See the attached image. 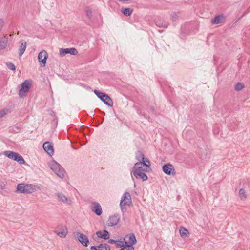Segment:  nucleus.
Wrapping results in <instances>:
<instances>
[{
    "mask_svg": "<svg viewBox=\"0 0 250 250\" xmlns=\"http://www.w3.org/2000/svg\"><path fill=\"white\" fill-rule=\"evenodd\" d=\"M148 171V170L144 167L140 163H136L132 167L131 172L132 180H134L133 176H132L133 175L136 179H142L143 181H146L148 177L145 172Z\"/></svg>",
    "mask_w": 250,
    "mask_h": 250,
    "instance_id": "nucleus-1",
    "label": "nucleus"
},
{
    "mask_svg": "<svg viewBox=\"0 0 250 250\" xmlns=\"http://www.w3.org/2000/svg\"><path fill=\"white\" fill-rule=\"evenodd\" d=\"M36 186L33 184L21 183L17 186L16 192L28 194L36 191Z\"/></svg>",
    "mask_w": 250,
    "mask_h": 250,
    "instance_id": "nucleus-2",
    "label": "nucleus"
},
{
    "mask_svg": "<svg viewBox=\"0 0 250 250\" xmlns=\"http://www.w3.org/2000/svg\"><path fill=\"white\" fill-rule=\"evenodd\" d=\"M48 166L59 177L63 178L64 177L65 170L58 163L52 160L48 163Z\"/></svg>",
    "mask_w": 250,
    "mask_h": 250,
    "instance_id": "nucleus-3",
    "label": "nucleus"
},
{
    "mask_svg": "<svg viewBox=\"0 0 250 250\" xmlns=\"http://www.w3.org/2000/svg\"><path fill=\"white\" fill-rule=\"evenodd\" d=\"M131 203L132 199L130 194L128 192H125L122 195L120 202L121 211L124 212L126 209L125 207L130 206Z\"/></svg>",
    "mask_w": 250,
    "mask_h": 250,
    "instance_id": "nucleus-4",
    "label": "nucleus"
},
{
    "mask_svg": "<svg viewBox=\"0 0 250 250\" xmlns=\"http://www.w3.org/2000/svg\"><path fill=\"white\" fill-rule=\"evenodd\" d=\"M94 92L105 105L109 107H112L113 106L112 100L107 94L101 92L97 89H95Z\"/></svg>",
    "mask_w": 250,
    "mask_h": 250,
    "instance_id": "nucleus-5",
    "label": "nucleus"
},
{
    "mask_svg": "<svg viewBox=\"0 0 250 250\" xmlns=\"http://www.w3.org/2000/svg\"><path fill=\"white\" fill-rule=\"evenodd\" d=\"M31 86V81L29 79L25 80L21 84L19 90V95L20 97H22L29 91Z\"/></svg>",
    "mask_w": 250,
    "mask_h": 250,
    "instance_id": "nucleus-6",
    "label": "nucleus"
},
{
    "mask_svg": "<svg viewBox=\"0 0 250 250\" xmlns=\"http://www.w3.org/2000/svg\"><path fill=\"white\" fill-rule=\"evenodd\" d=\"M55 195L57 197V200L59 202H62L67 205H70L71 204V199L70 197L65 196L62 192H57Z\"/></svg>",
    "mask_w": 250,
    "mask_h": 250,
    "instance_id": "nucleus-7",
    "label": "nucleus"
},
{
    "mask_svg": "<svg viewBox=\"0 0 250 250\" xmlns=\"http://www.w3.org/2000/svg\"><path fill=\"white\" fill-rule=\"evenodd\" d=\"M139 155V156H137V160L140 161L139 162L149 170L150 169V166L151 165L150 161L147 158L145 157L142 153L140 152Z\"/></svg>",
    "mask_w": 250,
    "mask_h": 250,
    "instance_id": "nucleus-8",
    "label": "nucleus"
},
{
    "mask_svg": "<svg viewBox=\"0 0 250 250\" xmlns=\"http://www.w3.org/2000/svg\"><path fill=\"white\" fill-rule=\"evenodd\" d=\"M163 172L168 175H174L175 174V169L173 166L170 164L167 163L162 167Z\"/></svg>",
    "mask_w": 250,
    "mask_h": 250,
    "instance_id": "nucleus-9",
    "label": "nucleus"
},
{
    "mask_svg": "<svg viewBox=\"0 0 250 250\" xmlns=\"http://www.w3.org/2000/svg\"><path fill=\"white\" fill-rule=\"evenodd\" d=\"M55 232L61 238H65L68 233L67 228L63 226H58Z\"/></svg>",
    "mask_w": 250,
    "mask_h": 250,
    "instance_id": "nucleus-10",
    "label": "nucleus"
},
{
    "mask_svg": "<svg viewBox=\"0 0 250 250\" xmlns=\"http://www.w3.org/2000/svg\"><path fill=\"white\" fill-rule=\"evenodd\" d=\"M48 57V54L45 50H42L38 55L39 62L41 63V66L42 67L45 66L46 62V60Z\"/></svg>",
    "mask_w": 250,
    "mask_h": 250,
    "instance_id": "nucleus-11",
    "label": "nucleus"
},
{
    "mask_svg": "<svg viewBox=\"0 0 250 250\" xmlns=\"http://www.w3.org/2000/svg\"><path fill=\"white\" fill-rule=\"evenodd\" d=\"M59 53L62 56H64L67 54L75 55L78 53V51L75 48H61L59 50Z\"/></svg>",
    "mask_w": 250,
    "mask_h": 250,
    "instance_id": "nucleus-12",
    "label": "nucleus"
},
{
    "mask_svg": "<svg viewBox=\"0 0 250 250\" xmlns=\"http://www.w3.org/2000/svg\"><path fill=\"white\" fill-rule=\"evenodd\" d=\"M120 219V216L119 214H114L109 217L107 221V225L112 227L116 225Z\"/></svg>",
    "mask_w": 250,
    "mask_h": 250,
    "instance_id": "nucleus-13",
    "label": "nucleus"
},
{
    "mask_svg": "<svg viewBox=\"0 0 250 250\" xmlns=\"http://www.w3.org/2000/svg\"><path fill=\"white\" fill-rule=\"evenodd\" d=\"M91 210L98 216L101 215L102 213L101 206L98 202H94L92 203Z\"/></svg>",
    "mask_w": 250,
    "mask_h": 250,
    "instance_id": "nucleus-14",
    "label": "nucleus"
},
{
    "mask_svg": "<svg viewBox=\"0 0 250 250\" xmlns=\"http://www.w3.org/2000/svg\"><path fill=\"white\" fill-rule=\"evenodd\" d=\"M124 238H125V240L128 245L133 246V245L136 243V237L133 233H130L126 235Z\"/></svg>",
    "mask_w": 250,
    "mask_h": 250,
    "instance_id": "nucleus-15",
    "label": "nucleus"
},
{
    "mask_svg": "<svg viewBox=\"0 0 250 250\" xmlns=\"http://www.w3.org/2000/svg\"><path fill=\"white\" fill-rule=\"evenodd\" d=\"M43 148L44 151H46L50 156L53 155V147L49 142H46L43 144Z\"/></svg>",
    "mask_w": 250,
    "mask_h": 250,
    "instance_id": "nucleus-16",
    "label": "nucleus"
},
{
    "mask_svg": "<svg viewBox=\"0 0 250 250\" xmlns=\"http://www.w3.org/2000/svg\"><path fill=\"white\" fill-rule=\"evenodd\" d=\"M91 250H110V246L106 243H101L98 246H92Z\"/></svg>",
    "mask_w": 250,
    "mask_h": 250,
    "instance_id": "nucleus-17",
    "label": "nucleus"
},
{
    "mask_svg": "<svg viewBox=\"0 0 250 250\" xmlns=\"http://www.w3.org/2000/svg\"><path fill=\"white\" fill-rule=\"evenodd\" d=\"M8 38L6 35L0 38V51L5 49L7 46Z\"/></svg>",
    "mask_w": 250,
    "mask_h": 250,
    "instance_id": "nucleus-18",
    "label": "nucleus"
},
{
    "mask_svg": "<svg viewBox=\"0 0 250 250\" xmlns=\"http://www.w3.org/2000/svg\"><path fill=\"white\" fill-rule=\"evenodd\" d=\"M79 241L84 246H87L89 243L88 237L84 234H80L78 238Z\"/></svg>",
    "mask_w": 250,
    "mask_h": 250,
    "instance_id": "nucleus-19",
    "label": "nucleus"
},
{
    "mask_svg": "<svg viewBox=\"0 0 250 250\" xmlns=\"http://www.w3.org/2000/svg\"><path fill=\"white\" fill-rule=\"evenodd\" d=\"M96 234L99 238L104 239H108L109 238V232L106 230H104L103 232L101 231H97Z\"/></svg>",
    "mask_w": 250,
    "mask_h": 250,
    "instance_id": "nucleus-20",
    "label": "nucleus"
},
{
    "mask_svg": "<svg viewBox=\"0 0 250 250\" xmlns=\"http://www.w3.org/2000/svg\"><path fill=\"white\" fill-rule=\"evenodd\" d=\"M12 160L17 161L20 164H23L25 162L23 157L16 152H15V154L13 155Z\"/></svg>",
    "mask_w": 250,
    "mask_h": 250,
    "instance_id": "nucleus-21",
    "label": "nucleus"
},
{
    "mask_svg": "<svg viewBox=\"0 0 250 250\" xmlns=\"http://www.w3.org/2000/svg\"><path fill=\"white\" fill-rule=\"evenodd\" d=\"M155 24L157 27L164 28H167L169 25L167 21H155Z\"/></svg>",
    "mask_w": 250,
    "mask_h": 250,
    "instance_id": "nucleus-22",
    "label": "nucleus"
},
{
    "mask_svg": "<svg viewBox=\"0 0 250 250\" xmlns=\"http://www.w3.org/2000/svg\"><path fill=\"white\" fill-rule=\"evenodd\" d=\"M26 48V42L25 41H22L21 43V45L19 49V55L20 57H21L22 54L24 53Z\"/></svg>",
    "mask_w": 250,
    "mask_h": 250,
    "instance_id": "nucleus-23",
    "label": "nucleus"
},
{
    "mask_svg": "<svg viewBox=\"0 0 250 250\" xmlns=\"http://www.w3.org/2000/svg\"><path fill=\"white\" fill-rule=\"evenodd\" d=\"M223 17L224 16L223 15L216 16L214 19L211 20V23L215 24L221 23Z\"/></svg>",
    "mask_w": 250,
    "mask_h": 250,
    "instance_id": "nucleus-24",
    "label": "nucleus"
},
{
    "mask_svg": "<svg viewBox=\"0 0 250 250\" xmlns=\"http://www.w3.org/2000/svg\"><path fill=\"white\" fill-rule=\"evenodd\" d=\"M21 129V125H16L15 126L10 127L9 128V131L12 133H19Z\"/></svg>",
    "mask_w": 250,
    "mask_h": 250,
    "instance_id": "nucleus-25",
    "label": "nucleus"
},
{
    "mask_svg": "<svg viewBox=\"0 0 250 250\" xmlns=\"http://www.w3.org/2000/svg\"><path fill=\"white\" fill-rule=\"evenodd\" d=\"M115 245L117 247L123 248V247L125 246V245L127 244L125 240V238H124L120 240H116Z\"/></svg>",
    "mask_w": 250,
    "mask_h": 250,
    "instance_id": "nucleus-26",
    "label": "nucleus"
},
{
    "mask_svg": "<svg viewBox=\"0 0 250 250\" xmlns=\"http://www.w3.org/2000/svg\"><path fill=\"white\" fill-rule=\"evenodd\" d=\"M121 11L126 16H129L131 14L133 10L129 8H124L121 9Z\"/></svg>",
    "mask_w": 250,
    "mask_h": 250,
    "instance_id": "nucleus-27",
    "label": "nucleus"
},
{
    "mask_svg": "<svg viewBox=\"0 0 250 250\" xmlns=\"http://www.w3.org/2000/svg\"><path fill=\"white\" fill-rule=\"evenodd\" d=\"M239 196L242 200H244L247 198L246 192L245 189L241 188L239 190Z\"/></svg>",
    "mask_w": 250,
    "mask_h": 250,
    "instance_id": "nucleus-28",
    "label": "nucleus"
},
{
    "mask_svg": "<svg viewBox=\"0 0 250 250\" xmlns=\"http://www.w3.org/2000/svg\"><path fill=\"white\" fill-rule=\"evenodd\" d=\"M180 234L181 237H186L189 234L188 230L184 227H181L179 230Z\"/></svg>",
    "mask_w": 250,
    "mask_h": 250,
    "instance_id": "nucleus-29",
    "label": "nucleus"
},
{
    "mask_svg": "<svg viewBox=\"0 0 250 250\" xmlns=\"http://www.w3.org/2000/svg\"><path fill=\"white\" fill-rule=\"evenodd\" d=\"M244 88V85L242 83H237L235 85V90L240 91Z\"/></svg>",
    "mask_w": 250,
    "mask_h": 250,
    "instance_id": "nucleus-30",
    "label": "nucleus"
},
{
    "mask_svg": "<svg viewBox=\"0 0 250 250\" xmlns=\"http://www.w3.org/2000/svg\"><path fill=\"white\" fill-rule=\"evenodd\" d=\"M15 154V152L10 151H5L4 152V154L7 156L8 158L12 159L13 155Z\"/></svg>",
    "mask_w": 250,
    "mask_h": 250,
    "instance_id": "nucleus-31",
    "label": "nucleus"
},
{
    "mask_svg": "<svg viewBox=\"0 0 250 250\" xmlns=\"http://www.w3.org/2000/svg\"><path fill=\"white\" fill-rule=\"evenodd\" d=\"M125 247L122 248L119 250H134V248L133 246H131V245H125Z\"/></svg>",
    "mask_w": 250,
    "mask_h": 250,
    "instance_id": "nucleus-32",
    "label": "nucleus"
},
{
    "mask_svg": "<svg viewBox=\"0 0 250 250\" xmlns=\"http://www.w3.org/2000/svg\"><path fill=\"white\" fill-rule=\"evenodd\" d=\"M7 67L10 70H15L16 69V67L15 65L11 62H7L6 63Z\"/></svg>",
    "mask_w": 250,
    "mask_h": 250,
    "instance_id": "nucleus-33",
    "label": "nucleus"
},
{
    "mask_svg": "<svg viewBox=\"0 0 250 250\" xmlns=\"http://www.w3.org/2000/svg\"><path fill=\"white\" fill-rule=\"evenodd\" d=\"M178 14L175 12L171 14V20L173 22L176 21L178 19Z\"/></svg>",
    "mask_w": 250,
    "mask_h": 250,
    "instance_id": "nucleus-34",
    "label": "nucleus"
},
{
    "mask_svg": "<svg viewBox=\"0 0 250 250\" xmlns=\"http://www.w3.org/2000/svg\"><path fill=\"white\" fill-rule=\"evenodd\" d=\"M85 13L87 16V17H88V18L89 19H91L92 17V11L91 9H89V8H87L86 10H85Z\"/></svg>",
    "mask_w": 250,
    "mask_h": 250,
    "instance_id": "nucleus-35",
    "label": "nucleus"
},
{
    "mask_svg": "<svg viewBox=\"0 0 250 250\" xmlns=\"http://www.w3.org/2000/svg\"><path fill=\"white\" fill-rule=\"evenodd\" d=\"M8 109H4L3 110L0 111V118L5 116L8 112Z\"/></svg>",
    "mask_w": 250,
    "mask_h": 250,
    "instance_id": "nucleus-36",
    "label": "nucleus"
},
{
    "mask_svg": "<svg viewBox=\"0 0 250 250\" xmlns=\"http://www.w3.org/2000/svg\"><path fill=\"white\" fill-rule=\"evenodd\" d=\"M4 25V21L3 19H0V31L1 30Z\"/></svg>",
    "mask_w": 250,
    "mask_h": 250,
    "instance_id": "nucleus-37",
    "label": "nucleus"
},
{
    "mask_svg": "<svg viewBox=\"0 0 250 250\" xmlns=\"http://www.w3.org/2000/svg\"><path fill=\"white\" fill-rule=\"evenodd\" d=\"M116 240H114L113 239H109L108 240V242L110 244H116Z\"/></svg>",
    "mask_w": 250,
    "mask_h": 250,
    "instance_id": "nucleus-38",
    "label": "nucleus"
},
{
    "mask_svg": "<svg viewBox=\"0 0 250 250\" xmlns=\"http://www.w3.org/2000/svg\"><path fill=\"white\" fill-rule=\"evenodd\" d=\"M150 109L151 110V111H152V112H153V111H154V108H150Z\"/></svg>",
    "mask_w": 250,
    "mask_h": 250,
    "instance_id": "nucleus-39",
    "label": "nucleus"
}]
</instances>
